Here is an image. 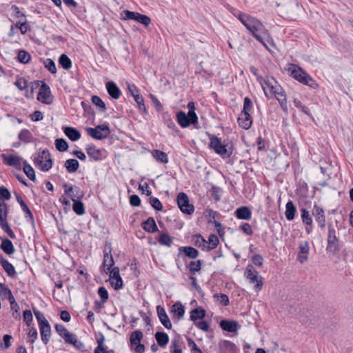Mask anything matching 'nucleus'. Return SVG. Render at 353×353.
Instances as JSON below:
<instances>
[{"mask_svg": "<svg viewBox=\"0 0 353 353\" xmlns=\"http://www.w3.org/2000/svg\"><path fill=\"white\" fill-rule=\"evenodd\" d=\"M65 168H66V170L69 173H73L75 172L79 167V161L77 159H70L66 160L64 164Z\"/></svg>", "mask_w": 353, "mask_h": 353, "instance_id": "nucleus-29", "label": "nucleus"}, {"mask_svg": "<svg viewBox=\"0 0 353 353\" xmlns=\"http://www.w3.org/2000/svg\"><path fill=\"white\" fill-rule=\"evenodd\" d=\"M8 212L7 204L0 201V221H2L3 219H7V214Z\"/></svg>", "mask_w": 353, "mask_h": 353, "instance_id": "nucleus-55", "label": "nucleus"}, {"mask_svg": "<svg viewBox=\"0 0 353 353\" xmlns=\"http://www.w3.org/2000/svg\"><path fill=\"white\" fill-rule=\"evenodd\" d=\"M143 338V333L140 330H135L130 335V343L134 344L135 341L140 342Z\"/></svg>", "mask_w": 353, "mask_h": 353, "instance_id": "nucleus-52", "label": "nucleus"}, {"mask_svg": "<svg viewBox=\"0 0 353 353\" xmlns=\"http://www.w3.org/2000/svg\"><path fill=\"white\" fill-rule=\"evenodd\" d=\"M98 294L101 299L102 304L107 301L108 299V292L104 287H100L99 288Z\"/></svg>", "mask_w": 353, "mask_h": 353, "instance_id": "nucleus-57", "label": "nucleus"}, {"mask_svg": "<svg viewBox=\"0 0 353 353\" xmlns=\"http://www.w3.org/2000/svg\"><path fill=\"white\" fill-rule=\"evenodd\" d=\"M92 103L96 105L102 109V111L104 112L106 110L105 103L101 100V99L94 95L92 97Z\"/></svg>", "mask_w": 353, "mask_h": 353, "instance_id": "nucleus-56", "label": "nucleus"}, {"mask_svg": "<svg viewBox=\"0 0 353 353\" xmlns=\"http://www.w3.org/2000/svg\"><path fill=\"white\" fill-rule=\"evenodd\" d=\"M219 243V239L216 234H212L208 237V241L206 244V250L209 251L216 248Z\"/></svg>", "mask_w": 353, "mask_h": 353, "instance_id": "nucleus-36", "label": "nucleus"}, {"mask_svg": "<svg viewBox=\"0 0 353 353\" xmlns=\"http://www.w3.org/2000/svg\"><path fill=\"white\" fill-rule=\"evenodd\" d=\"M155 339L160 347H165L169 342L168 335L163 332H157L155 334Z\"/></svg>", "mask_w": 353, "mask_h": 353, "instance_id": "nucleus-31", "label": "nucleus"}, {"mask_svg": "<svg viewBox=\"0 0 353 353\" xmlns=\"http://www.w3.org/2000/svg\"><path fill=\"white\" fill-rule=\"evenodd\" d=\"M265 94L268 97L274 96L280 103L282 109L287 111V99L282 88L279 85L274 79H268L261 82Z\"/></svg>", "mask_w": 353, "mask_h": 353, "instance_id": "nucleus-2", "label": "nucleus"}, {"mask_svg": "<svg viewBox=\"0 0 353 353\" xmlns=\"http://www.w3.org/2000/svg\"><path fill=\"white\" fill-rule=\"evenodd\" d=\"M18 138L24 143H29L32 140V135L28 130L23 129L19 133Z\"/></svg>", "mask_w": 353, "mask_h": 353, "instance_id": "nucleus-42", "label": "nucleus"}, {"mask_svg": "<svg viewBox=\"0 0 353 353\" xmlns=\"http://www.w3.org/2000/svg\"><path fill=\"white\" fill-rule=\"evenodd\" d=\"M158 241L162 245L170 247L173 241V238L168 233H162L159 235Z\"/></svg>", "mask_w": 353, "mask_h": 353, "instance_id": "nucleus-37", "label": "nucleus"}, {"mask_svg": "<svg viewBox=\"0 0 353 353\" xmlns=\"http://www.w3.org/2000/svg\"><path fill=\"white\" fill-rule=\"evenodd\" d=\"M187 108L188 109V114L189 115V117H190L191 121H197L198 117L195 112V107L194 102H189L187 105Z\"/></svg>", "mask_w": 353, "mask_h": 353, "instance_id": "nucleus-45", "label": "nucleus"}, {"mask_svg": "<svg viewBox=\"0 0 353 353\" xmlns=\"http://www.w3.org/2000/svg\"><path fill=\"white\" fill-rule=\"evenodd\" d=\"M110 283L116 290H119L123 287V281L121 277L114 279V280L111 281Z\"/></svg>", "mask_w": 353, "mask_h": 353, "instance_id": "nucleus-62", "label": "nucleus"}, {"mask_svg": "<svg viewBox=\"0 0 353 353\" xmlns=\"http://www.w3.org/2000/svg\"><path fill=\"white\" fill-rule=\"evenodd\" d=\"M134 99L136 103H137L139 110L146 113V108L144 104V100L143 97L140 94H136Z\"/></svg>", "mask_w": 353, "mask_h": 353, "instance_id": "nucleus-53", "label": "nucleus"}, {"mask_svg": "<svg viewBox=\"0 0 353 353\" xmlns=\"http://www.w3.org/2000/svg\"><path fill=\"white\" fill-rule=\"evenodd\" d=\"M72 208L74 212L78 215H82L85 213L83 204L80 201V199H77L73 201Z\"/></svg>", "mask_w": 353, "mask_h": 353, "instance_id": "nucleus-43", "label": "nucleus"}, {"mask_svg": "<svg viewBox=\"0 0 353 353\" xmlns=\"http://www.w3.org/2000/svg\"><path fill=\"white\" fill-rule=\"evenodd\" d=\"M150 203L152 205V207L156 210L161 211L163 210V205L157 198L150 197Z\"/></svg>", "mask_w": 353, "mask_h": 353, "instance_id": "nucleus-54", "label": "nucleus"}, {"mask_svg": "<svg viewBox=\"0 0 353 353\" xmlns=\"http://www.w3.org/2000/svg\"><path fill=\"white\" fill-rule=\"evenodd\" d=\"M177 204L180 210L185 214H191L194 211V208L189 203L188 195L184 192H180L176 199Z\"/></svg>", "mask_w": 353, "mask_h": 353, "instance_id": "nucleus-10", "label": "nucleus"}, {"mask_svg": "<svg viewBox=\"0 0 353 353\" xmlns=\"http://www.w3.org/2000/svg\"><path fill=\"white\" fill-rule=\"evenodd\" d=\"M121 19L124 21L134 20L143 25L145 27H148L151 23V19L147 15L128 10L122 11L121 13Z\"/></svg>", "mask_w": 353, "mask_h": 353, "instance_id": "nucleus-6", "label": "nucleus"}, {"mask_svg": "<svg viewBox=\"0 0 353 353\" xmlns=\"http://www.w3.org/2000/svg\"><path fill=\"white\" fill-rule=\"evenodd\" d=\"M177 122L182 128H187L192 123H195L197 121H191L190 117L184 112L180 111L176 115Z\"/></svg>", "mask_w": 353, "mask_h": 353, "instance_id": "nucleus-20", "label": "nucleus"}, {"mask_svg": "<svg viewBox=\"0 0 353 353\" xmlns=\"http://www.w3.org/2000/svg\"><path fill=\"white\" fill-rule=\"evenodd\" d=\"M338 250L339 245L338 239L336 235V231L331 225H329L327 250V252H335Z\"/></svg>", "mask_w": 353, "mask_h": 353, "instance_id": "nucleus-11", "label": "nucleus"}, {"mask_svg": "<svg viewBox=\"0 0 353 353\" xmlns=\"http://www.w3.org/2000/svg\"><path fill=\"white\" fill-rule=\"evenodd\" d=\"M18 61L22 63H28L30 60V54L26 50H21L18 52Z\"/></svg>", "mask_w": 353, "mask_h": 353, "instance_id": "nucleus-46", "label": "nucleus"}, {"mask_svg": "<svg viewBox=\"0 0 353 353\" xmlns=\"http://www.w3.org/2000/svg\"><path fill=\"white\" fill-rule=\"evenodd\" d=\"M157 312L159 319L163 326L167 329H171L172 323L164 308L158 305L157 307Z\"/></svg>", "mask_w": 353, "mask_h": 353, "instance_id": "nucleus-15", "label": "nucleus"}, {"mask_svg": "<svg viewBox=\"0 0 353 353\" xmlns=\"http://www.w3.org/2000/svg\"><path fill=\"white\" fill-rule=\"evenodd\" d=\"M114 261L111 253V250L110 249L108 252L106 250H104V256H103V267L106 268L104 270L105 273H108L110 270V268L114 265Z\"/></svg>", "mask_w": 353, "mask_h": 353, "instance_id": "nucleus-19", "label": "nucleus"}, {"mask_svg": "<svg viewBox=\"0 0 353 353\" xmlns=\"http://www.w3.org/2000/svg\"><path fill=\"white\" fill-rule=\"evenodd\" d=\"M201 263L202 261L201 260H198L196 261H191L189 264V269L192 274H194L196 272H198L201 269Z\"/></svg>", "mask_w": 353, "mask_h": 353, "instance_id": "nucleus-50", "label": "nucleus"}, {"mask_svg": "<svg viewBox=\"0 0 353 353\" xmlns=\"http://www.w3.org/2000/svg\"><path fill=\"white\" fill-rule=\"evenodd\" d=\"M238 122L239 125L243 128L245 130L249 129L251 127L252 123L250 114L242 112L238 119Z\"/></svg>", "mask_w": 353, "mask_h": 353, "instance_id": "nucleus-17", "label": "nucleus"}, {"mask_svg": "<svg viewBox=\"0 0 353 353\" xmlns=\"http://www.w3.org/2000/svg\"><path fill=\"white\" fill-rule=\"evenodd\" d=\"M312 215L314 216L319 226L322 228H325L326 221L324 210L317 205H314L312 210Z\"/></svg>", "mask_w": 353, "mask_h": 353, "instance_id": "nucleus-13", "label": "nucleus"}, {"mask_svg": "<svg viewBox=\"0 0 353 353\" xmlns=\"http://www.w3.org/2000/svg\"><path fill=\"white\" fill-rule=\"evenodd\" d=\"M301 219L304 223H305L307 225H312V219L310 216L309 212L306 209H301Z\"/></svg>", "mask_w": 353, "mask_h": 353, "instance_id": "nucleus-51", "label": "nucleus"}, {"mask_svg": "<svg viewBox=\"0 0 353 353\" xmlns=\"http://www.w3.org/2000/svg\"><path fill=\"white\" fill-rule=\"evenodd\" d=\"M237 17L261 44L273 43L268 30L259 19L243 12H240Z\"/></svg>", "mask_w": 353, "mask_h": 353, "instance_id": "nucleus-1", "label": "nucleus"}, {"mask_svg": "<svg viewBox=\"0 0 353 353\" xmlns=\"http://www.w3.org/2000/svg\"><path fill=\"white\" fill-rule=\"evenodd\" d=\"M205 316V311L201 307H196L190 312V319L193 321L201 319Z\"/></svg>", "mask_w": 353, "mask_h": 353, "instance_id": "nucleus-35", "label": "nucleus"}, {"mask_svg": "<svg viewBox=\"0 0 353 353\" xmlns=\"http://www.w3.org/2000/svg\"><path fill=\"white\" fill-rule=\"evenodd\" d=\"M63 130L65 134L72 141H76L81 138L80 132L74 128L63 127Z\"/></svg>", "mask_w": 353, "mask_h": 353, "instance_id": "nucleus-22", "label": "nucleus"}, {"mask_svg": "<svg viewBox=\"0 0 353 353\" xmlns=\"http://www.w3.org/2000/svg\"><path fill=\"white\" fill-rule=\"evenodd\" d=\"M142 227L143 230L148 232H154L158 231V228L155 221L152 217H150L146 221H145L142 224Z\"/></svg>", "mask_w": 353, "mask_h": 353, "instance_id": "nucleus-27", "label": "nucleus"}, {"mask_svg": "<svg viewBox=\"0 0 353 353\" xmlns=\"http://www.w3.org/2000/svg\"><path fill=\"white\" fill-rule=\"evenodd\" d=\"M236 216L239 219L250 220L251 219V211L248 207H241L235 212Z\"/></svg>", "mask_w": 353, "mask_h": 353, "instance_id": "nucleus-24", "label": "nucleus"}, {"mask_svg": "<svg viewBox=\"0 0 353 353\" xmlns=\"http://www.w3.org/2000/svg\"><path fill=\"white\" fill-rule=\"evenodd\" d=\"M39 330L42 341L44 344H47L49 342L51 333V327L49 323H43V325H39Z\"/></svg>", "mask_w": 353, "mask_h": 353, "instance_id": "nucleus-18", "label": "nucleus"}, {"mask_svg": "<svg viewBox=\"0 0 353 353\" xmlns=\"http://www.w3.org/2000/svg\"><path fill=\"white\" fill-rule=\"evenodd\" d=\"M106 89L108 94L114 99H118L121 95V91L119 87L113 81H109L106 83Z\"/></svg>", "mask_w": 353, "mask_h": 353, "instance_id": "nucleus-21", "label": "nucleus"}, {"mask_svg": "<svg viewBox=\"0 0 353 353\" xmlns=\"http://www.w3.org/2000/svg\"><path fill=\"white\" fill-rule=\"evenodd\" d=\"M152 157L157 159V161L163 163H167L168 162V157L165 152L163 151H160L158 150H154L152 152Z\"/></svg>", "mask_w": 353, "mask_h": 353, "instance_id": "nucleus-39", "label": "nucleus"}, {"mask_svg": "<svg viewBox=\"0 0 353 353\" xmlns=\"http://www.w3.org/2000/svg\"><path fill=\"white\" fill-rule=\"evenodd\" d=\"M210 147L214 150V152L221 156L223 158H228L232 154V149L228 147V145L223 144L217 137L212 136L210 138Z\"/></svg>", "mask_w": 353, "mask_h": 353, "instance_id": "nucleus-4", "label": "nucleus"}, {"mask_svg": "<svg viewBox=\"0 0 353 353\" xmlns=\"http://www.w3.org/2000/svg\"><path fill=\"white\" fill-rule=\"evenodd\" d=\"M65 194H67L72 201L77 199H81L83 197V194L80 192L79 188L77 187L68 186L67 184H64Z\"/></svg>", "mask_w": 353, "mask_h": 353, "instance_id": "nucleus-14", "label": "nucleus"}, {"mask_svg": "<svg viewBox=\"0 0 353 353\" xmlns=\"http://www.w3.org/2000/svg\"><path fill=\"white\" fill-rule=\"evenodd\" d=\"M252 101L250 100V98L245 97L244 99L243 109L242 112L250 113V112L252 110Z\"/></svg>", "mask_w": 353, "mask_h": 353, "instance_id": "nucleus-60", "label": "nucleus"}, {"mask_svg": "<svg viewBox=\"0 0 353 353\" xmlns=\"http://www.w3.org/2000/svg\"><path fill=\"white\" fill-rule=\"evenodd\" d=\"M172 312L176 315L178 318L180 319L183 318L184 315V306L180 303H174L172 307Z\"/></svg>", "mask_w": 353, "mask_h": 353, "instance_id": "nucleus-41", "label": "nucleus"}, {"mask_svg": "<svg viewBox=\"0 0 353 353\" xmlns=\"http://www.w3.org/2000/svg\"><path fill=\"white\" fill-rule=\"evenodd\" d=\"M17 201L20 204L21 209L26 214V217L28 218L30 221H33V214L31 212L30 210L28 207V205L25 203L21 196L19 194H16Z\"/></svg>", "mask_w": 353, "mask_h": 353, "instance_id": "nucleus-25", "label": "nucleus"}, {"mask_svg": "<svg viewBox=\"0 0 353 353\" xmlns=\"http://www.w3.org/2000/svg\"><path fill=\"white\" fill-rule=\"evenodd\" d=\"M55 146L59 152H65L68 148L67 141L63 139H57L55 140Z\"/></svg>", "mask_w": 353, "mask_h": 353, "instance_id": "nucleus-47", "label": "nucleus"}, {"mask_svg": "<svg viewBox=\"0 0 353 353\" xmlns=\"http://www.w3.org/2000/svg\"><path fill=\"white\" fill-rule=\"evenodd\" d=\"M285 217L288 220L291 221L294 218L296 208L292 201H288L286 203Z\"/></svg>", "mask_w": 353, "mask_h": 353, "instance_id": "nucleus-32", "label": "nucleus"}, {"mask_svg": "<svg viewBox=\"0 0 353 353\" xmlns=\"http://www.w3.org/2000/svg\"><path fill=\"white\" fill-rule=\"evenodd\" d=\"M193 240L196 245L206 250L207 241L201 235H194L193 236Z\"/></svg>", "mask_w": 353, "mask_h": 353, "instance_id": "nucleus-49", "label": "nucleus"}, {"mask_svg": "<svg viewBox=\"0 0 353 353\" xmlns=\"http://www.w3.org/2000/svg\"><path fill=\"white\" fill-rule=\"evenodd\" d=\"M86 132L89 136L97 140L108 137L110 133L108 125L105 124L99 125L94 128H88Z\"/></svg>", "mask_w": 353, "mask_h": 353, "instance_id": "nucleus-7", "label": "nucleus"}, {"mask_svg": "<svg viewBox=\"0 0 353 353\" xmlns=\"http://www.w3.org/2000/svg\"><path fill=\"white\" fill-rule=\"evenodd\" d=\"M179 250L180 252H184L185 256L190 259H194L199 256V251L191 246L181 247Z\"/></svg>", "mask_w": 353, "mask_h": 353, "instance_id": "nucleus-26", "label": "nucleus"}, {"mask_svg": "<svg viewBox=\"0 0 353 353\" xmlns=\"http://www.w3.org/2000/svg\"><path fill=\"white\" fill-rule=\"evenodd\" d=\"M55 330L57 333L64 339L65 341L67 342L70 338H71L72 334H70L63 325L57 324L55 325Z\"/></svg>", "mask_w": 353, "mask_h": 353, "instance_id": "nucleus-34", "label": "nucleus"}, {"mask_svg": "<svg viewBox=\"0 0 353 353\" xmlns=\"http://www.w3.org/2000/svg\"><path fill=\"white\" fill-rule=\"evenodd\" d=\"M85 150L88 155L95 161H101L105 157L104 151L94 145H88Z\"/></svg>", "mask_w": 353, "mask_h": 353, "instance_id": "nucleus-12", "label": "nucleus"}, {"mask_svg": "<svg viewBox=\"0 0 353 353\" xmlns=\"http://www.w3.org/2000/svg\"><path fill=\"white\" fill-rule=\"evenodd\" d=\"M170 353H182V347L180 339L176 337L171 341L170 345Z\"/></svg>", "mask_w": 353, "mask_h": 353, "instance_id": "nucleus-33", "label": "nucleus"}, {"mask_svg": "<svg viewBox=\"0 0 353 353\" xmlns=\"http://www.w3.org/2000/svg\"><path fill=\"white\" fill-rule=\"evenodd\" d=\"M252 261L255 265L261 267L263 265V258L260 254H254L252 258Z\"/></svg>", "mask_w": 353, "mask_h": 353, "instance_id": "nucleus-64", "label": "nucleus"}, {"mask_svg": "<svg viewBox=\"0 0 353 353\" xmlns=\"http://www.w3.org/2000/svg\"><path fill=\"white\" fill-rule=\"evenodd\" d=\"M188 345L190 347L192 352H195L196 353H203V352L199 349L195 342L190 338H188Z\"/></svg>", "mask_w": 353, "mask_h": 353, "instance_id": "nucleus-61", "label": "nucleus"}, {"mask_svg": "<svg viewBox=\"0 0 353 353\" xmlns=\"http://www.w3.org/2000/svg\"><path fill=\"white\" fill-rule=\"evenodd\" d=\"M220 327L225 331L229 332H235L238 330L240 326L237 321L222 320L220 322Z\"/></svg>", "mask_w": 353, "mask_h": 353, "instance_id": "nucleus-16", "label": "nucleus"}, {"mask_svg": "<svg viewBox=\"0 0 353 353\" xmlns=\"http://www.w3.org/2000/svg\"><path fill=\"white\" fill-rule=\"evenodd\" d=\"M34 315L38 321L39 326L43 325V323L48 322L44 315L39 311H34Z\"/></svg>", "mask_w": 353, "mask_h": 353, "instance_id": "nucleus-63", "label": "nucleus"}, {"mask_svg": "<svg viewBox=\"0 0 353 353\" xmlns=\"http://www.w3.org/2000/svg\"><path fill=\"white\" fill-rule=\"evenodd\" d=\"M45 68L52 74L57 73V67L54 61L51 59H46L43 61Z\"/></svg>", "mask_w": 353, "mask_h": 353, "instance_id": "nucleus-48", "label": "nucleus"}, {"mask_svg": "<svg viewBox=\"0 0 353 353\" xmlns=\"http://www.w3.org/2000/svg\"><path fill=\"white\" fill-rule=\"evenodd\" d=\"M1 265L9 276H14L16 274L14 266L6 259L1 258Z\"/></svg>", "mask_w": 353, "mask_h": 353, "instance_id": "nucleus-30", "label": "nucleus"}, {"mask_svg": "<svg viewBox=\"0 0 353 353\" xmlns=\"http://www.w3.org/2000/svg\"><path fill=\"white\" fill-rule=\"evenodd\" d=\"M34 165L43 172L48 171L52 166V159L48 150H43L34 159Z\"/></svg>", "mask_w": 353, "mask_h": 353, "instance_id": "nucleus-5", "label": "nucleus"}, {"mask_svg": "<svg viewBox=\"0 0 353 353\" xmlns=\"http://www.w3.org/2000/svg\"><path fill=\"white\" fill-rule=\"evenodd\" d=\"M287 70L288 73L300 83L307 85L312 88L318 87L317 83L301 68L295 64H288Z\"/></svg>", "mask_w": 353, "mask_h": 353, "instance_id": "nucleus-3", "label": "nucleus"}, {"mask_svg": "<svg viewBox=\"0 0 353 353\" xmlns=\"http://www.w3.org/2000/svg\"><path fill=\"white\" fill-rule=\"evenodd\" d=\"M5 162L10 166L21 168L22 158L19 156L10 155L4 159Z\"/></svg>", "mask_w": 353, "mask_h": 353, "instance_id": "nucleus-23", "label": "nucleus"}, {"mask_svg": "<svg viewBox=\"0 0 353 353\" xmlns=\"http://www.w3.org/2000/svg\"><path fill=\"white\" fill-rule=\"evenodd\" d=\"M23 170L31 181H34L36 180L34 169L26 161L23 162Z\"/></svg>", "mask_w": 353, "mask_h": 353, "instance_id": "nucleus-40", "label": "nucleus"}, {"mask_svg": "<svg viewBox=\"0 0 353 353\" xmlns=\"http://www.w3.org/2000/svg\"><path fill=\"white\" fill-rule=\"evenodd\" d=\"M0 248L8 255L12 254L14 252L13 244L12 241L8 239L2 240Z\"/></svg>", "mask_w": 353, "mask_h": 353, "instance_id": "nucleus-28", "label": "nucleus"}, {"mask_svg": "<svg viewBox=\"0 0 353 353\" xmlns=\"http://www.w3.org/2000/svg\"><path fill=\"white\" fill-rule=\"evenodd\" d=\"M54 97L52 94L49 85L46 82H42L37 94V100L42 103L51 104Z\"/></svg>", "mask_w": 353, "mask_h": 353, "instance_id": "nucleus-9", "label": "nucleus"}, {"mask_svg": "<svg viewBox=\"0 0 353 353\" xmlns=\"http://www.w3.org/2000/svg\"><path fill=\"white\" fill-rule=\"evenodd\" d=\"M131 348L136 353H143L145 351L144 345L141 344L140 342L135 341L134 344H131Z\"/></svg>", "mask_w": 353, "mask_h": 353, "instance_id": "nucleus-58", "label": "nucleus"}, {"mask_svg": "<svg viewBox=\"0 0 353 353\" xmlns=\"http://www.w3.org/2000/svg\"><path fill=\"white\" fill-rule=\"evenodd\" d=\"M66 343L72 344L79 350H84L85 349L84 344L82 342L79 341L74 334H72L71 338L67 340Z\"/></svg>", "mask_w": 353, "mask_h": 353, "instance_id": "nucleus-44", "label": "nucleus"}, {"mask_svg": "<svg viewBox=\"0 0 353 353\" xmlns=\"http://www.w3.org/2000/svg\"><path fill=\"white\" fill-rule=\"evenodd\" d=\"M59 63L62 68L66 70L72 68V61L70 58L65 54H62L59 58Z\"/></svg>", "mask_w": 353, "mask_h": 353, "instance_id": "nucleus-38", "label": "nucleus"}, {"mask_svg": "<svg viewBox=\"0 0 353 353\" xmlns=\"http://www.w3.org/2000/svg\"><path fill=\"white\" fill-rule=\"evenodd\" d=\"M15 85L20 90H24L27 88L28 82L24 78H19L15 82Z\"/></svg>", "mask_w": 353, "mask_h": 353, "instance_id": "nucleus-59", "label": "nucleus"}, {"mask_svg": "<svg viewBox=\"0 0 353 353\" xmlns=\"http://www.w3.org/2000/svg\"><path fill=\"white\" fill-rule=\"evenodd\" d=\"M245 275L246 278L250 281V283H256V285H254V289L256 291L259 292L262 289L263 286V281L262 277H260L259 276V272L256 271L254 267L251 265H248Z\"/></svg>", "mask_w": 353, "mask_h": 353, "instance_id": "nucleus-8", "label": "nucleus"}]
</instances>
